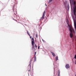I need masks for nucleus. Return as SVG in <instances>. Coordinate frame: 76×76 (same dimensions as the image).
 <instances>
[{
  "instance_id": "4468645a",
  "label": "nucleus",
  "mask_w": 76,
  "mask_h": 76,
  "mask_svg": "<svg viewBox=\"0 0 76 76\" xmlns=\"http://www.w3.org/2000/svg\"><path fill=\"white\" fill-rule=\"evenodd\" d=\"M27 32L28 34V35L29 36H30V34H29V32H28V31H27Z\"/></svg>"
},
{
  "instance_id": "39448f33",
  "label": "nucleus",
  "mask_w": 76,
  "mask_h": 76,
  "mask_svg": "<svg viewBox=\"0 0 76 76\" xmlns=\"http://www.w3.org/2000/svg\"><path fill=\"white\" fill-rule=\"evenodd\" d=\"M31 63L29 64V66H28V72H29V71H30L31 70Z\"/></svg>"
},
{
  "instance_id": "aec40b11",
  "label": "nucleus",
  "mask_w": 76,
  "mask_h": 76,
  "mask_svg": "<svg viewBox=\"0 0 76 76\" xmlns=\"http://www.w3.org/2000/svg\"><path fill=\"white\" fill-rule=\"evenodd\" d=\"M36 38H38V37H37V34L36 35Z\"/></svg>"
},
{
  "instance_id": "f3484780",
  "label": "nucleus",
  "mask_w": 76,
  "mask_h": 76,
  "mask_svg": "<svg viewBox=\"0 0 76 76\" xmlns=\"http://www.w3.org/2000/svg\"><path fill=\"white\" fill-rule=\"evenodd\" d=\"M74 58H75V59H76V55H75Z\"/></svg>"
},
{
  "instance_id": "20e7f679",
  "label": "nucleus",
  "mask_w": 76,
  "mask_h": 76,
  "mask_svg": "<svg viewBox=\"0 0 76 76\" xmlns=\"http://www.w3.org/2000/svg\"><path fill=\"white\" fill-rule=\"evenodd\" d=\"M45 12H46V11L45 10L43 12L42 17L40 18V20H42V19H43L44 18V16H45Z\"/></svg>"
},
{
  "instance_id": "9d476101",
  "label": "nucleus",
  "mask_w": 76,
  "mask_h": 76,
  "mask_svg": "<svg viewBox=\"0 0 76 76\" xmlns=\"http://www.w3.org/2000/svg\"><path fill=\"white\" fill-rule=\"evenodd\" d=\"M60 70H58V76H60Z\"/></svg>"
},
{
  "instance_id": "b1692460",
  "label": "nucleus",
  "mask_w": 76,
  "mask_h": 76,
  "mask_svg": "<svg viewBox=\"0 0 76 76\" xmlns=\"http://www.w3.org/2000/svg\"><path fill=\"white\" fill-rule=\"evenodd\" d=\"M30 61H31V60H30Z\"/></svg>"
},
{
  "instance_id": "393cba45",
  "label": "nucleus",
  "mask_w": 76,
  "mask_h": 76,
  "mask_svg": "<svg viewBox=\"0 0 76 76\" xmlns=\"http://www.w3.org/2000/svg\"><path fill=\"white\" fill-rule=\"evenodd\" d=\"M75 76H76V75H75Z\"/></svg>"
},
{
  "instance_id": "6e6552de",
  "label": "nucleus",
  "mask_w": 76,
  "mask_h": 76,
  "mask_svg": "<svg viewBox=\"0 0 76 76\" xmlns=\"http://www.w3.org/2000/svg\"><path fill=\"white\" fill-rule=\"evenodd\" d=\"M73 34H72L71 33H70V38H72V37H73Z\"/></svg>"
},
{
  "instance_id": "0eeeda50",
  "label": "nucleus",
  "mask_w": 76,
  "mask_h": 76,
  "mask_svg": "<svg viewBox=\"0 0 76 76\" xmlns=\"http://www.w3.org/2000/svg\"><path fill=\"white\" fill-rule=\"evenodd\" d=\"M53 56L54 57H56V54H55V53H54L53 52H50Z\"/></svg>"
},
{
  "instance_id": "7ed1b4c3",
  "label": "nucleus",
  "mask_w": 76,
  "mask_h": 76,
  "mask_svg": "<svg viewBox=\"0 0 76 76\" xmlns=\"http://www.w3.org/2000/svg\"><path fill=\"white\" fill-rule=\"evenodd\" d=\"M65 7H68V9H69V7H69V3H67V2L66 1L64 3Z\"/></svg>"
},
{
  "instance_id": "f257e3e1",
  "label": "nucleus",
  "mask_w": 76,
  "mask_h": 76,
  "mask_svg": "<svg viewBox=\"0 0 76 76\" xmlns=\"http://www.w3.org/2000/svg\"><path fill=\"white\" fill-rule=\"evenodd\" d=\"M31 41V44L32 45V50L34 49L35 48V46L34 45V44L35 42H34V37H32Z\"/></svg>"
},
{
  "instance_id": "dca6fc26",
  "label": "nucleus",
  "mask_w": 76,
  "mask_h": 76,
  "mask_svg": "<svg viewBox=\"0 0 76 76\" xmlns=\"http://www.w3.org/2000/svg\"><path fill=\"white\" fill-rule=\"evenodd\" d=\"M69 1H70V4H71V3H72V0H69Z\"/></svg>"
},
{
  "instance_id": "4be33fe9",
  "label": "nucleus",
  "mask_w": 76,
  "mask_h": 76,
  "mask_svg": "<svg viewBox=\"0 0 76 76\" xmlns=\"http://www.w3.org/2000/svg\"><path fill=\"white\" fill-rule=\"evenodd\" d=\"M46 6H47V4H45Z\"/></svg>"
},
{
  "instance_id": "a211bd4d",
  "label": "nucleus",
  "mask_w": 76,
  "mask_h": 76,
  "mask_svg": "<svg viewBox=\"0 0 76 76\" xmlns=\"http://www.w3.org/2000/svg\"><path fill=\"white\" fill-rule=\"evenodd\" d=\"M35 48H37V45L36 44H35Z\"/></svg>"
},
{
  "instance_id": "1a4fd4ad",
  "label": "nucleus",
  "mask_w": 76,
  "mask_h": 76,
  "mask_svg": "<svg viewBox=\"0 0 76 76\" xmlns=\"http://www.w3.org/2000/svg\"><path fill=\"white\" fill-rule=\"evenodd\" d=\"M37 53V52H35L34 53V59H35V60H36V56H35V55H36V54Z\"/></svg>"
},
{
  "instance_id": "ddd939ff",
  "label": "nucleus",
  "mask_w": 76,
  "mask_h": 76,
  "mask_svg": "<svg viewBox=\"0 0 76 76\" xmlns=\"http://www.w3.org/2000/svg\"><path fill=\"white\" fill-rule=\"evenodd\" d=\"M27 32L28 34V35L29 36H30V34H29V32H28V31H27Z\"/></svg>"
},
{
  "instance_id": "6ab92c4d",
  "label": "nucleus",
  "mask_w": 76,
  "mask_h": 76,
  "mask_svg": "<svg viewBox=\"0 0 76 76\" xmlns=\"http://www.w3.org/2000/svg\"><path fill=\"white\" fill-rule=\"evenodd\" d=\"M38 49H39V45L38 46Z\"/></svg>"
},
{
  "instance_id": "5701e85b",
  "label": "nucleus",
  "mask_w": 76,
  "mask_h": 76,
  "mask_svg": "<svg viewBox=\"0 0 76 76\" xmlns=\"http://www.w3.org/2000/svg\"><path fill=\"white\" fill-rule=\"evenodd\" d=\"M72 2L73 3V0H72Z\"/></svg>"
},
{
  "instance_id": "9b49d317",
  "label": "nucleus",
  "mask_w": 76,
  "mask_h": 76,
  "mask_svg": "<svg viewBox=\"0 0 76 76\" xmlns=\"http://www.w3.org/2000/svg\"><path fill=\"white\" fill-rule=\"evenodd\" d=\"M58 56H57L56 57V61H57V60H58Z\"/></svg>"
},
{
  "instance_id": "f8f14e48",
  "label": "nucleus",
  "mask_w": 76,
  "mask_h": 76,
  "mask_svg": "<svg viewBox=\"0 0 76 76\" xmlns=\"http://www.w3.org/2000/svg\"><path fill=\"white\" fill-rule=\"evenodd\" d=\"M52 1L53 0H49L48 2V3H51V1Z\"/></svg>"
},
{
  "instance_id": "f03ea898",
  "label": "nucleus",
  "mask_w": 76,
  "mask_h": 76,
  "mask_svg": "<svg viewBox=\"0 0 76 76\" xmlns=\"http://www.w3.org/2000/svg\"><path fill=\"white\" fill-rule=\"evenodd\" d=\"M67 25H68V26L69 28V31L70 32H71V33H72V32H73V31H74V30H73V29L72 28V27H71V26H70V25H69V23H67Z\"/></svg>"
},
{
  "instance_id": "412c9836",
  "label": "nucleus",
  "mask_w": 76,
  "mask_h": 76,
  "mask_svg": "<svg viewBox=\"0 0 76 76\" xmlns=\"http://www.w3.org/2000/svg\"><path fill=\"white\" fill-rule=\"evenodd\" d=\"M30 38H32V37L31 36H30Z\"/></svg>"
},
{
  "instance_id": "423d86ee",
  "label": "nucleus",
  "mask_w": 76,
  "mask_h": 76,
  "mask_svg": "<svg viewBox=\"0 0 76 76\" xmlns=\"http://www.w3.org/2000/svg\"><path fill=\"white\" fill-rule=\"evenodd\" d=\"M65 67L66 69H69L70 68V66L69 64H66L65 66Z\"/></svg>"
},
{
  "instance_id": "2eb2a0df",
  "label": "nucleus",
  "mask_w": 76,
  "mask_h": 76,
  "mask_svg": "<svg viewBox=\"0 0 76 76\" xmlns=\"http://www.w3.org/2000/svg\"><path fill=\"white\" fill-rule=\"evenodd\" d=\"M74 5H75V4H76V1H74Z\"/></svg>"
}]
</instances>
